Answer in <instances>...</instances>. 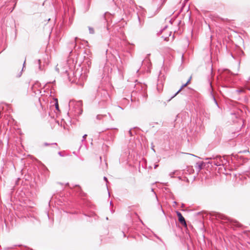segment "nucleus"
I'll list each match as a JSON object with an SVG mask.
<instances>
[{
	"mask_svg": "<svg viewBox=\"0 0 250 250\" xmlns=\"http://www.w3.org/2000/svg\"><path fill=\"white\" fill-rule=\"evenodd\" d=\"M60 67H61V66L58 64L56 67V71H58L59 72H60Z\"/></svg>",
	"mask_w": 250,
	"mask_h": 250,
	"instance_id": "obj_16",
	"label": "nucleus"
},
{
	"mask_svg": "<svg viewBox=\"0 0 250 250\" xmlns=\"http://www.w3.org/2000/svg\"><path fill=\"white\" fill-rule=\"evenodd\" d=\"M25 61H24V63H23V66H24V64H25Z\"/></svg>",
	"mask_w": 250,
	"mask_h": 250,
	"instance_id": "obj_40",
	"label": "nucleus"
},
{
	"mask_svg": "<svg viewBox=\"0 0 250 250\" xmlns=\"http://www.w3.org/2000/svg\"><path fill=\"white\" fill-rule=\"evenodd\" d=\"M82 102L71 100L69 103V111L73 113L74 116H79L82 113Z\"/></svg>",
	"mask_w": 250,
	"mask_h": 250,
	"instance_id": "obj_1",
	"label": "nucleus"
},
{
	"mask_svg": "<svg viewBox=\"0 0 250 250\" xmlns=\"http://www.w3.org/2000/svg\"><path fill=\"white\" fill-rule=\"evenodd\" d=\"M88 29H89V32L90 34H94L95 31H94V29L93 27L89 26Z\"/></svg>",
	"mask_w": 250,
	"mask_h": 250,
	"instance_id": "obj_12",
	"label": "nucleus"
},
{
	"mask_svg": "<svg viewBox=\"0 0 250 250\" xmlns=\"http://www.w3.org/2000/svg\"><path fill=\"white\" fill-rule=\"evenodd\" d=\"M55 107L57 109H59V104L57 101L55 103Z\"/></svg>",
	"mask_w": 250,
	"mask_h": 250,
	"instance_id": "obj_18",
	"label": "nucleus"
},
{
	"mask_svg": "<svg viewBox=\"0 0 250 250\" xmlns=\"http://www.w3.org/2000/svg\"><path fill=\"white\" fill-rule=\"evenodd\" d=\"M86 136H87V135H86V134H84V135L83 136V139H82V142H83V141L84 140V139H86Z\"/></svg>",
	"mask_w": 250,
	"mask_h": 250,
	"instance_id": "obj_19",
	"label": "nucleus"
},
{
	"mask_svg": "<svg viewBox=\"0 0 250 250\" xmlns=\"http://www.w3.org/2000/svg\"><path fill=\"white\" fill-rule=\"evenodd\" d=\"M174 173H175V172H171V173H170L169 174V175L170 176V177H173V175H174Z\"/></svg>",
	"mask_w": 250,
	"mask_h": 250,
	"instance_id": "obj_24",
	"label": "nucleus"
},
{
	"mask_svg": "<svg viewBox=\"0 0 250 250\" xmlns=\"http://www.w3.org/2000/svg\"><path fill=\"white\" fill-rule=\"evenodd\" d=\"M100 93L101 94L102 100L99 102V104L101 106L104 107V103L105 102H108L110 100V97L107 91L105 90H101Z\"/></svg>",
	"mask_w": 250,
	"mask_h": 250,
	"instance_id": "obj_3",
	"label": "nucleus"
},
{
	"mask_svg": "<svg viewBox=\"0 0 250 250\" xmlns=\"http://www.w3.org/2000/svg\"><path fill=\"white\" fill-rule=\"evenodd\" d=\"M129 134H130V135H132V132H131V130H130L129 131Z\"/></svg>",
	"mask_w": 250,
	"mask_h": 250,
	"instance_id": "obj_31",
	"label": "nucleus"
},
{
	"mask_svg": "<svg viewBox=\"0 0 250 250\" xmlns=\"http://www.w3.org/2000/svg\"><path fill=\"white\" fill-rule=\"evenodd\" d=\"M160 208H161V209H162V211H163V212H164V210H163V209H162V206H160Z\"/></svg>",
	"mask_w": 250,
	"mask_h": 250,
	"instance_id": "obj_34",
	"label": "nucleus"
},
{
	"mask_svg": "<svg viewBox=\"0 0 250 250\" xmlns=\"http://www.w3.org/2000/svg\"><path fill=\"white\" fill-rule=\"evenodd\" d=\"M41 86V84L39 82H37L34 84L33 88H36V87H40Z\"/></svg>",
	"mask_w": 250,
	"mask_h": 250,
	"instance_id": "obj_13",
	"label": "nucleus"
},
{
	"mask_svg": "<svg viewBox=\"0 0 250 250\" xmlns=\"http://www.w3.org/2000/svg\"><path fill=\"white\" fill-rule=\"evenodd\" d=\"M243 89H241V90H237V91L239 92V93H241V92H243Z\"/></svg>",
	"mask_w": 250,
	"mask_h": 250,
	"instance_id": "obj_28",
	"label": "nucleus"
},
{
	"mask_svg": "<svg viewBox=\"0 0 250 250\" xmlns=\"http://www.w3.org/2000/svg\"><path fill=\"white\" fill-rule=\"evenodd\" d=\"M77 38L76 37L75 38V41L74 42H72L71 44H72V46H74V47H75L76 46V40H77Z\"/></svg>",
	"mask_w": 250,
	"mask_h": 250,
	"instance_id": "obj_17",
	"label": "nucleus"
},
{
	"mask_svg": "<svg viewBox=\"0 0 250 250\" xmlns=\"http://www.w3.org/2000/svg\"><path fill=\"white\" fill-rule=\"evenodd\" d=\"M176 214L177 215V217L178 218V221L179 222L183 225L185 226H187L186 222L185 221V219L184 217L183 216L181 212L179 211H176Z\"/></svg>",
	"mask_w": 250,
	"mask_h": 250,
	"instance_id": "obj_5",
	"label": "nucleus"
},
{
	"mask_svg": "<svg viewBox=\"0 0 250 250\" xmlns=\"http://www.w3.org/2000/svg\"><path fill=\"white\" fill-rule=\"evenodd\" d=\"M162 37L163 38L165 41H167V39L168 38L167 37H164L163 36Z\"/></svg>",
	"mask_w": 250,
	"mask_h": 250,
	"instance_id": "obj_26",
	"label": "nucleus"
},
{
	"mask_svg": "<svg viewBox=\"0 0 250 250\" xmlns=\"http://www.w3.org/2000/svg\"><path fill=\"white\" fill-rule=\"evenodd\" d=\"M38 92L39 93H41V90L40 89H38Z\"/></svg>",
	"mask_w": 250,
	"mask_h": 250,
	"instance_id": "obj_33",
	"label": "nucleus"
},
{
	"mask_svg": "<svg viewBox=\"0 0 250 250\" xmlns=\"http://www.w3.org/2000/svg\"><path fill=\"white\" fill-rule=\"evenodd\" d=\"M107 114H108V115L109 117L110 118V119L111 120H113V119H112V116H111V114H110V113H107Z\"/></svg>",
	"mask_w": 250,
	"mask_h": 250,
	"instance_id": "obj_22",
	"label": "nucleus"
},
{
	"mask_svg": "<svg viewBox=\"0 0 250 250\" xmlns=\"http://www.w3.org/2000/svg\"><path fill=\"white\" fill-rule=\"evenodd\" d=\"M206 160H210L208 163L211 165H214L216 166H223L227 164V161L225 158H222L221 156L217 155L211 158H207Z\"/></svg>",
	"mask_w": 250,
	"mask_h": 250,
	"instance_id": "obj_2",
	"label": "nucleus"
},
{
	"mask_svg": "<svg viewBox=\"0 0 250 250\" xmlns=\"http://www.w3.org/2000/svg\"><path fill=\"white\" fill-rule=\"evenodd\" d=\"M173 204L176 205L177 204V202L176 201H174L173 202Z\"/></svg>",
	"mask_w": 250,
	"mask_h": 250,
	"instance_id": "obj_35",
	"label": "nucleus"
},
{
	"mask_svg": "<svg viewBox=\"0 0 250 250\" xmlns=\"http://www.w3.org/2000/svg\"><path fill=\"white\" fill-rule=\"evenodd\" d=\"M167 28V26H165V27L160 31V32H161V33H162V32H163L164 30H165V29H166V28Z\"/></svg>",
	"mask_w": 250,
	"mask_h": 250,
	"instance_id": "obj_23",
	"label": "nucleus"
},
{
	"mask_svg": "<svg viewBox=\"0 0 250 250\" xmlns=\"http://www.w3.org/2000/svg\"><path fill=\"white\" fill-rule=\"evenodd\" d=\"M156 237L158 239H159L160 240H161V239L159 237L156 236Z\"/></svg>",
	"mask_w": 250,
	"mask_h": 250,
	"instance_id": "obj_36",
	"label": "nucleus"
},
{
	"mask_svg": "<svg viewBox=\"0 0 250 250\" xmlns=\"http://www.w3.org/2000/svg\"><path fill=\"white\" fill-rule=\"evenodd\" d=\"M104 180L106 182V184H107V183H108V180H107V178L106 177H104ZM106 186H107V185H106Z\"/></svg>",
	"mask_w": 250,
	"mask_h": 250,
	"instance_id": "obj_20",
	"label": "nucleus"
},
{
	"mask_svg": "<svg viewBox=\"0 0 250 250\" xmlns=\"http://www.w3.org/2000/svg\"><path fill=\"white\" fill-rule=\"evenodd\" d=\"M151 191H152L153 192L154 195L157 201L158 202V199L157 196L156 195V193L154 192V189L153 188L151 189Z\"/></svg>",
	"mask_w": 250,
	"mask_h": 250,
	"instance_id": "obj_14",
	"label": "nucleus"
},
{
	"mask_svg": "<svg viewBox=\"0 0 250 250\" xmlns=\"http://www.w3.org/2000/svg\"><path fill=\"white\" fill-rule=\"evenodd\" d=\"M138 20H139V21L140 24H141L140 18V17H139V16H138ZM141 26H142V25H140V27H141Z\"/></svg>",
	"mask_w": 250,
	"mask_h": 250,
	"instance_id": "obj_27",
	"label": "nucleus"
},
{
	"mask_svg": "<svg viewBox=\"0 0 250 250\" xmlns=\"http://www.w3.org/2000/svg\"><path fill=\"white\" fill-rule=\"evenodd\" d=\"M70 60L67 61V63L66 66L64 67H62L61 68V72L60 73L62 75H65L66 76L68 77V78H69V70L72 68V67L73 65L70 66L69 65Z\"/></svg>",
	"mask_w": 250,
	"mask_h": 250,
	"instance_id": "obj_4",
	"label": "nucleus"
},
{
	"mask_svg": "<svg viewBox=\"0 0 250 250\" xmlns=\"http://www.w3.org/2000/svg\"><path fill=\"white\" fill-rule=\"evenodd\" d=\"M38 63L39 64V69H41V65H40V63H41V60H38Z\"/></svg>",
	"mask_w": 250,
	"mask_h": 250,
	"instance_id": "obj_21",
	"label": "nucleus"
},
{
	"mask_svg": "<svg viewBox=\"0 0 250 250\" xmlns=\"http://www.w3.org/2000/svg\"><path fill=\"white\" fill-rule=\"evenodd\" d=\"M161 1L162 2V4L165 2L166 0H161Z\"/></svg>",
	"mask_w": 250,
	"mask_h": 250,
	"instance_id": "obj_30",
	"label": "nucleus"
},
{
	"mask_svg": "<svg viewBox=\"0 0 250 250\" xmlns=\"http://www.w3.org/2000/svg\"><path fill=\"white\" fill-rule=\"evenodd\" d=\"M232 225H234L237 227H240V224L236 221H233L231 222Z\"/></svg>",
	"mask_w": 250,
	"mask_h": 250,
	"instance_id": "obj_11",
	"label": "nucleus"
},
{
	"mask_svg": "<svg viewBox=\"0 0 250 250\" xmlns=\"http://www.w3.org/2000/svg\"><path fill=\"white\" fill-rule=\"evenodd\" d=\"M21 74H22V71H21L20 72L19 74L17 76V77H21Z\"/></svg>",
	"mask_w": 250,
	"mask_h": 250,
	"instance_id": "obj_25",
	"label": "nucleus"
},
{
	"mask_svg": "<svg viewBox=\"0 0 250 250\" xmlns=\"http://www.w3.org/2000/svg\"><path fill=\"white\" fill-rule=\"evenodd\" d=\"M59 154L60 155L62 156V155H61V152H59Z\"/></svg>",
	"mask_w": 250,
	"mask_h": 250,
	"instance_id": "obj_37",
	"label": "nucleus"
},
{
	"mask_svg": "<svg viewBox=\"0 0 250 250\" xmlns=\"http://www.w3.org/2000/svg\"><path fill=\"white\" fill-rule=\"evenodd\" d=\"M203 164V162H198L196 164V167L198 168V171L202 168Z\"/></svg>",
	"mask_w": 250,
	"mask_h": 250,
	"instance_id": "obj_9",
	"label": "nucleus"
},
{
	"mask_svg": "<svg viewBox=\"0 0 250 250\" xmlns=\"http://www.w3.org/2000/svg\"><path fill=\"white\" fill-rule=\"evenodd\" d=\"M157 167H158V165H155L154 168H156Z\"/></svg>",
	"mask_w": 250,
	"mask_h": 250,
	"instance_id": "obj_38",
	"label": "nucleus"
},
{
	"mask_svg": "<svg viewBox=\"0 0 250 250\" xmlns=\"http://www.w3.org/2000/svg\"><path fill=\"white\" fill-rule=\"evenodd\" d=\"M14 8V7H13V9L11 10V12L13 11Z\"/></svg>",
	"mask_w": 250,
	"mask_h": 250,
	"instance_id": "obj_41",
	"label": "nucleus"
},
{
	"mask_svg": "<svg viewBox=\"0 0 250 250\" xmlns=\"http://www.w3.org/2000/svg\"><path fill=\"white\" fill-rule=\"evenodd\" d=\"M75 77L76 78H77V77H78L80 79V81H83L85 79V75H83L82 74H80V72H79L78 70L75 73Z\"/></svg>",
	"mask_w": 250,
	"mask_h": 250,
	"instance_id": "obj_8",
	"label": "nucleus"
},
{
	"mask_svg": "<svg viewBox=\"0 0 250 250\" xmlns=\"http://www.w3.org/2000/svg\"><path fill=\"white\" fill-rule=\"evenodd\" d=\"M57 145V144H56V143H52V144H48V143H44V146H49V145Z\"/></svg>",
	"mask_w": 250,
	"mask_h": 250,
	"instance_id": "obj_15",
	"label": "nucleus"
},
{
	"mask_svg": "<svg viewBox=\"0 0 250 250\" xmlns=\"http://www.w3.org/2000/svg\"><path fill=\"white\" fill-rule=\"evenodd\" d=\"M184 206V204H182V207H183Z\"/></svg>",
	"mask_w": 250,
	"mask_h": 250,
	"instance_id": "obj_39",
	"label": "nucleus"
},
{
	"mask_svg": "<svg viewBox=\"0 0 250 250\" xmlns=\"http://www.w3.org/2000/svg\"><path fill=\"white\" fill-rule=\"evenodd\" d=\"M46 178L45 177L42 180V182H44L46 180Z\"/></svg>",
	"mask_w": 250,
	"mask_h": 250,
	"instance_id": "obj_32",
	"label": "nucleus"
},
{
	"mask_svg": "<svg viewBox=\"0 0 250 250\" xmlns=\"http://www.w3.org/2000/svg\"><path fill=\"white\" fill-rule=\"evenodd\" d=\"M191 78L190 77L188 80V82L184 84L183 85H182V86L181 87V88L179 89V90L175 93L168 100V101H170L172 99H173L174 97H175L181 91V90L184 87H186L189 83H190V81L191 80Z\"/></svg>",
	"mask_w": 250,
	"mask_h": 250,
	"instance_id": "obj_6",
	"label": "nucleus"
},
{
	"mask_svg": "<svg viewBox=\"0 0 250 250\" xmlns=\"http://www.w3.org/2000/svg\"><path fill=\"white\" fill-rule=\"evenodd\" d=\"M110 16V14L108 12H105L104 15H103L101 18V26L102 25H105L106 22H107L106 16Z\"/></svg>",
	"mask_w": 250,
	"mask_h": 250,
	"instance_id": "obj_7",
	"label": "nucleus"
},
{
	"mask_svg": "<svg viewBox=\"0 0 250 250\" xmlns=\"http://www.w3.org/2000/svg\"><path fill=\"white\" fill-rule=\"evenodd\" d=\"M107 115L106 114H99L97 115L96 116V119L97 120H100L103 119L104 117H106Z\"/></svg>",
	"mask_w": 250,
	"mask_h": 250,
	"instance_id": "obj_10",
	"label": "nucleus"
},
{
	"mask_svg": "<svg viewBox=\"0 0 250 250\" xmlns=\"http://www.w3.org/2000/svg\"><path fill=\"white\" fill-rule=\"evenodd\" d=\"M170 35H171V32L169 33V35H168L169 36H170Z\"/></svg>",
	"mask_w": 250,
	"mask_h": 250,
	"instance_id": "obj_42",
	"label": "nucleus"
},
{
	"mask_svg": "<svg viewBox=\"0 0 250 250\" xmlns=\"http://www.w3.org/2000/svg\"><path fill=\"white\" fill-rule=\"evenodd\" d=\"M213 99H214V101L215 103H216V104L217 105H218L216 99H215L214 97H213Z\"/></svg>",
	"mask_w": 250,
	"mask_h": 250,
	"instance_id": "obj_29",
	"label": "nucleus"
}]
</instances>
